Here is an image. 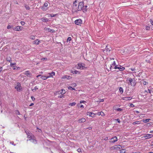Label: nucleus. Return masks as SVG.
<instances>
[{
  "label": "nucleus",
  "instance_id": "obj_1",
  "mask_svg": "<svg viewBox=\"0 0 153 153\" xmlns=\"http://www.w3.org/2000/svg\"><path fill=\"white\" fill-rule=\"evenodd\" d=\"M113 60L112 61H111V64H110L111 63V62L109 61L108 63L106 65V68L109 70L108 68H109L110 71H113L114 69H117V66L115 65V63L114 61V59H113Z\"/></svg>",
  "mask_w": 153,
  "mask_h": 153
},
{
  "label": "nucleus",
  "instance_id": "obj_2",
  "mask_svg": "<svg viewBox=\"0 0 153 153\" xmlns=\"http://www.w3.org/2000/svg\"><path fill=\"white\" fill-rule=\"evenodd\" d=\"M87 7V6H84V3L83 2H80L78 7V11H80L82 10L83 12L86 11V8Z\"/></svg>",
  "mask_w": 153,
  "mask_h": 153
},
{
  "label": "nucleus",
  "instance_id": "obj_3",
  "mask_svg": "<svg viewBox=\"0 0 153 153\" xmlns=\"http://www.w3.org/2000/svg\"><path fill=\"white\" fill-rule=\"evenodd\" d=\"M29 140L32 143L36 144L37 143V141L35 136L33 134H31V136H30L28 138Z\"/></svg>",
  "mask_w": 153,
  "mask_h": 153
},
{
  "label": "nucleus",
  "instance_id": "obj_4",
  "mask_svg": "<svg viewBox=\"0 0 153 153\" xmlns=\"http://www.w3.org/2000/svg\"><path fill=\"white\" fill-rule=\"evenodd\" d=\"M84 64H83L82 63H79L78 64L77 68L81 70L85 69L87 68V67H85Z\"/></svg>",
  "mask_w": 153,
  "mask_h": 153
},
{
  "label": "nucleus",
  "instance_id": "obj_5",
  "mask_svg": "<svg viewBox=\"0 0 153 153\" xmlns=\"http://www.w3.org/2000/svg\"><path fill=\"white\" fill-rule=\"evenodd\" d=\"M120 145H115L110 147V149L111 151H113L115 150H119L120 149Z\"/></svg>",
  "mask_w": 153,
  "mask_h": 153
},
{
  "label": "nucleus",
  "instance_id": "obj_6",
  "mask_svg": "<svg viewBox=\"0 0 153 153\" xmlns=\"http://www.w3.org/2000/svg\"><path fill=\"white\" fill-rule=\"evenodd\" d=\"M15 88L16 89L17 91H19L22 90V87L21 86V84L19 82H18L16 85L15 86Z\"/></svg>",
  "mask_w": 153,
  "mask_h": 153
},
{
  "label": "nucleus",
  "instance_id": "obj_7",
  "mask_svg": "<svg viewBox=\"0 0 153 153\" xmlns=\"http://www.w3.org/2000/svg\"><path fill=\"white\" fill-rule=\"evenodd\" d=\"M76 2V1H75L74 3V5H73L72 8V10L74 12H77L78 11V7L77 5L75 4Z\"/></svg>",
  "mask_w": 153,
  "mask_h": 153
},
{
  "label": "nucleus",
  "instance_id": "obj_8",
  "mask_svg": "<svg viewBox=\"0 0 153 153\" xmlns=\"http://www.w3.org/2000/svg\"><path fill=\"white\" fill-rule=\"evenodd\" d=\"M128 81L129 82L130 84L132 86H134L136 85V83L134 81V79L131 78H129Z\"/></svg>",
  "mask_w": 153,
  "mask_h": 153
},
{
  "label": "nucleus",
  "instance_id": "obj_9",
  "mask_svg": "<svg viewBox=\"0 0 153 153\" xmlns=\"http://www.w3.org/2000/svg\"><path fill=\"white\" fill-rule=\"evenodd\" d=\"M111 140L110 141V143H114L118 140V139L116 136L113 137L111 139Z\"/></svg>",
  "mask_w": 153,
  "mask_h": 153
},
{
  "label": "nucleus",
  "instance_id": "obj_10",
  "mask_svg": "<svg viewBox=\"0 0 153 153\" xmlns=\"http://www.w3.org/2000/svg\"><path fill=\"white\" fill-rule=\"evenodd\" d=\"M48 5V2H45L44 4L43 8H42V10L44 11H45L47 10V9L46 8V7H47Z\"/></svg>",
  "mask_w": 153,
  "mask_h": 153
},
{
  "label": "nucleus",
  "instance_id": "obj_11",
  "mask_svg": "<svg viewBox=\"0 0 153 153\" xmlns=\"http://www.w3.org/2000/svg\"><path fill=\"white\" fill-rule=\"evenodd\" d=\"M96 114H94L91 112H87V115H89L90 117H94L95 115Z\"/></svg>",
  "mask_w": 153,
  "mask_h": 153
},
{
  "label": "nucleus",
  "instance_id": "obj_12",
  "mask_svg": "<svg viewBox=\"0 0 153 153\" xmlns=\"http://www.w3.org/2000/svg\"><path fill=\"white\" fill-rule=\"evenodd\" d=\"M153 137V135L152 134H147L145 135L144 137L146 139H148L152 137Z\"/></svg>",
  "mask_w": 153,
  "mask_h": 153
},
{
  "label": "nucleus",
  "instance_id": "obj_13",
  "mask_svg": "<svg viewBox=\"0 0 153 153\" xmlns=\"http://www.w3.org/2000/svg\"><path fill=\"white\" fill-rule=\"evenodd\" d=\"M82 21L80 19H78L75 21V23L76 25H80L82 23Z\"/></svg>",
  "mask_w": 153,
  "mask_h": 153
},
{
  "label": "nucleus",
  "instance_id": "obj_14",
  "mask_svg": "<svg viewBox=\"0 0 153 153\" xmlns=\"http://www.w3.org/2000/svg\"><path fill=\"white\" fill-rule=\"evenodd\" d=\"M102 50L104 53L107 54L109 53L110 51V50H108V48H104Z\"/></svg>",
  "mask_w": 153,
  "mask_h": 153
},
{
  "label": "nucleus",
  "instance_id": "obj_15",
  "mask_svg": "<svg viewBox=\"0 0 153 153\" xmlns=\"http://www.w3.org/2000/svg\"><path fill=\"white\" fill-rule=\"evenodd\" d=\"M86 121V119L84 118H82L81 119H79L78 121L79 123H84Z\"/></svg>",
  "mask_w": 153,
  "mask_h": 153
},
{
  "label": "nucleus",
  "instance_id": "obj_16",
  "mask_svg": "<svg viewBox=\"0 0 153 153\" xmlns=\"http://www.w3.org/2000/svg\"><path fill=\"white\" fill-rule=\"evenodd\" d=\"M24 74L26 75L27 76H30L31 77L32 76V75L30 73V72L28 71H25L24 73Z\"/></svg>",
  "mask_w": 153,
  "mask_h": 153
},
{
  "label": "nucleus",
  "instance_id": "obj_17",
  "mask_svg": "<svg viewBox=\"0 0 153 153\" xmlns=\"http://www.w3.org/2000/svg\"><path fill=\"white\" fill-rule=\"evenodd\" d=\"M22 27L20 26H17L13 28V30H15L19 31V30H21Z\"/></svg>",
  "mask_w": 153,
  "mask_h": 153
},
{
  "label": "nucleus",
  "instance_id": "obj_18",
  "mask_svg": "<svg viewBox=\"0 0 153 153\" xmlns=\"http://www.w3.org/2000/svg\"><path fill=\"white\" fill-rule=\"evenodd\" d=\"M45 29L47 31H48L49 32H50L51 33H53L55 32V30L53 29H51L50 28H45Z\"/></svg>",
  "mask_w": 153,
  "mask_h": 153
},
{
  "label": "nucleus",
  "instance_id": "obj_19",
  "mask_svg": "<svg viewBox=\"0 0 153 153\" xmlns=\"http://www.w3.org/2000/svg\"><path fill=\"white\" fill-rule=\"evenodd\" d=\"M132 99V97H124L122 99L123 100L127 101L129 100H130Z\"/></svg>",
  "mask_w": 153,
  "mask_h": 153
},
{
  "label": "nucleus",
  "instance_id": "obj_20",
  "mask_svg": "<svg viewBox=\"0 0 153 153\" xmlns=\"http://www.w3.org/2000/svg\"><path fill=\"white\" fill-rule=\"evenodd\" d=\"M41 42V41H40L39 40L37 39L34 41L33 42V43L34 44L38 45Z\"/></svg>",
  "mask_w": 153,
  "mask_h": 153
},
{
  "label": "nucleus",
  "instance_id": "obj_21",
  "mask_svg": "<svg viewBox=\"0 0 153 153\" xmlns=\"http://www.w3.org/2000/svg\"><path fill=\"white\" fill-rule=\"evenodd\" d=\"M48 74L49 75V76H47L49 77V78L53 77V76L55 75V73L53 71L51 73H48Z\"/></svg>",
  "mask_w": 153,
  "mask_h": 153
},
{
  "label": "nucleus",
  "instance_id": "obj_22",
  "mask_svg": "<svg viewBox=\"0 0 153 153\" xmlns=\"http://www.w3.org/2000/svg\"><path fill=\"white\" fill-rule=\"evenodd\" d=\"M25 132L26 133V135L27 136V137L29 138V137L30 136H31V134L30 133V132L29 131H27V130H25Z\"/></svg>",
  "mask_w": 153,
  "mask_h": 153
},
{
  "label": "nucleus",
  "instance_id": "obj_23",
  "mask_svg": "<svg viewBox=\"0 0 153 153\" xmlns=\"http://www.w3.org/2000/svg\"><path fill=\"white\" fill-rule=\"evenodd\" d=\"M71 77L70 76H68L67 75H65L64 76H62V79H70V78H71Z\"/></svg>",
  "mask_w": 153,
  "mask_h": 153
},
{
  "label": "nucleus",
  "instance_id": "obj_24",
  "mask_svg": "<svg viewBox=\"0 0 153 153\" xmlns=\"http://www.w3.org/2000/svg\"><path fill=\"white\" fill-rule=\"evenodd\" d=\"M117 69H119L120 71H123L125 70V68L123 67H122L120 65L119 67H117Z\"/></svg>",
  "mask_w": 153,
  "mask_h": 153
},
{
  "label": "nucleus",
  "instance_id": "obj_25",
  "mask_svg": "<svg viewBox=\"0 0 153 153\" xmlns=\"http://www.w3.org/2000/svg\"><path fill=\"white\" fill-rule=\"evenodd\" d=\"M71 73L73 74H80V72L77 70H74L71 71Z\"/></svg>",
  "mask_w": 153,
  "mask_h": 153
},
{
  "label": "nucleus",
  "instance_id": "obj_26",
  "mask_svg": "<svg viewBox=\"0 0 153 153\" xmlns=\"http://www.w3.org/2000/svg\"><path fill=\"white\" fill-rule=\"evenodd\" d=\"M150 120L151 119H148L145 120H142V121L145 123H146L149 122Z\"/></svg>",
  "mask_w": 153,
  "mask_h": 153
},
{
  "label": "nucleus",
  "instance_id": "obj_27",
  "mask_svg": "<svg viewBox=\"0 0 153 153\" xmlns=\"http://www.w3.org/2000/svg\"><path fill=\"white\" fill-rule=\"evenodd\" d=\"M76 103L75 102H74L71 103H70L69 104V105L70 106H74Z\"/></svg>",
  "mask_w": 153,
  "mask_h": 153
},
{
  "label": "nucleus",
  "instance_id": "obj_28",
  "mask_svg": "<svg viewBox=\"0 0 153 153\" xmlns=\"http://www.w3.org/2000/svg\"><path fill=\"white\" fill-rule=\"evenodd\" d=\"M141 121H137L136 122H134L132 123V124L133 125H135V124H140Z\"/></svg>",
  "mask_w": 153,
  "mask_h": 153
},
{
  "label": "nucleus",
  "instance_id": "obj_29",
  "mask_svg": "<svg viewBox=\"0 0 153 153\" xmlns=\"http://www.w3.org/2000/svg\"><path fill=\"white\" fill-rule=\"evenodd\" d=\"M43 80H46L47 79L49 78V77L47 76H42L41 78Z\"/></svg>",
  "mask_w": 153,
  "mask_h": 153
},
{
  "label": "nucleus",
  "instance_id": "obj_30",
  "mask_svg": "<svg viewBox=\"0 0 153 153\" xmlns=\"http://www.w3.org/2000/svg\"><path fill=\"white\" fill-rule=\"evenodd\" d=\"M65 93V91L64 89H62L60 92V94L62 95L64 94Z\"/></svg>",
  "mask_w": 153,
  "mask_h": 153
},
{
  "label": "nucleus",
  "instance_id": "obj_31",
  "mask_svg": "<svg viewBox=\"0 0 153 153\" xmlns=\"http://www.w3.org/2000/svg\"><path fill=\"white\" fill-rule=\"evenodd\" d=\"M119 91L122 94L123 93V90L122 88L120 87L119 89Z\"/></svg>",
  "mask_w": 153,
  "mask_h": 153
},
{
  "label": "nucleus",
  "instance_id": "obj_32",
  "mask_svg": "<svg viewBox=\"0 0 153 153\" xmlns=\"http://www.w3.org/2000/svg\"><path fill=\"white\" fill-rule=\"evenodd\" d=\"M126 150L125 149H123L120 150V153H125L126 152Z\"/></svg>",
  "mask_w": 153,
  "mask_h": 153
},
{
  "label": "nucleus",
  "instance_id": "obj_33",
  "mask_svg": "<svg viewBox=\"0 0 153 153\" xmlns=\"http://www.w3.org/2000/svg\"><path fill=\"white\" fill-rule=\"evenodd\" d=\"M42 20L44 22H47L48 21V19H47L43 18L42 19Z\"/></svg>",
  "mask_w": 153,
  "mask_h": 153
},
{
  "label": "nucleus",
  "instance_id": "obj_34",
  "mask_svg": "<svg viewBox=\"0 0 153 153\" xmlns=\"http://www.w3.org/2000/svg\"><path fill=\"white\" fill-rule=\"evenodd\" d=\"M16 63L14 62V63H11L10 62V66L11 67H14V65H16Z\"/></svg>",
  "mask_w": 153,
  "mask_h": 153
},
{
  "label": "nucleus",
  "instance_id": "obj_35",
  "mask_svg": "<svg viewBox=\"0 0 153 153\" xmlns=\"http://www.w3.org/2000/svg\"><path fill=\"white\" fill-rule=\"evenodd\" d=\"M68 89L69 90H75V88H73L71 86L68 87Z\"/></svg>",
  "mask_w": 153,
  "mask_h": 153
},
{
  "label": "nucleus",
  "instance_id": "obj_36",
  "mask_svg": "<svg viewBox=\"0 0 153 153\" xmlns=\"http://www.w3.org/2000/svg\"><path fill=\"white\" fill-rule=\"evenodd\" d=\"M25 7L27 10H29L30 9V8L28 5H25Z\"/></svg>",
  "mask_w": 153,
  "mask_h": 153
},
{
  "label": "nucleus",
  "instance_id": "obj_37",
  "mask_svg": "<svg viewBox=\"0 0 153 153\" xmlns=\"http://www.w3.org/2000/svg\"><path fill=\"white\" fill-rule=\"evenodd\" d=\"M7 60L8 61L11 62V59L10 57L7 58Z\"/></svg>",
  "mask_w": 153,
  "mask_h": 153
},
{
  "label": "nucleus",
  "instance_id": "obj_38",
  "mask_svg": "<svg viewBox=\"0 0 153 153\" xmlns=\"http://www.w3.org/2000/svg\"><path fill=\"white\" fill-rule=\"evenodd\" d=\"M145 92H146L147 93H149L150 94H151V90H149V89H148L147 90H145Z\"/></svg>",
  "mask_w": 153,
  "mask_h": 153
},
{
  "label": "nucleus",
  "instance_id": "obj_39",
  "mask_svg": "<svg viewBox=\"0 0 153 153\" xmlns=\"http://www.w3.org/2000/svg\"><path fill=\"white\" fill-rule=\"evenodd\" d=\"M15 113L17 114H18V115L20 114V112L18 110H16L15 111Z\"/></svg>",
  "mask_w": 153,
  "mask_h": 153
},
{
  "label": "nucleus",
  "instance_id": "obj_40",
  "mask_svg": "<svg viewBox=\"0 0 153 153\" xmlns=\"http://www.w3.org/2000/svg\"><path fill=\"white\" fill-rule=\"evenodd\" d=\"M71 85L73 87H76L77 85L76 84V83H72Z\"/></svg>",
  "mask_w": 153,
  "mask_h": 153
},
{
  "label": "nucleus",
  "instance_id": "obj_41",
  "mask_svg": "<svg viewBox=\"0 0 153 153\" xmlns=\"http://www.w3.org/2000/svg\"><path fill=\"white\" fill-rule=\"evenodd\" d=\"M100 115L101 116L103 117L105 116V114L102 111L100 112Z\"/></svg>",
  "mask_w": 153,
  "mask_h": 153
},
{
  "label": "nucleus",
  "instance_id": "obj_42",
  "mask_svg": "<svg viewBox=\"0 0 153 153\" xmlns=\"http://www.w3.org/2000/svg\"><path fill=\"white\" fill-rule=\"evenodd\" d=\"M115 110L117 111H122V109L121 108H118L117 109H115Z\"/></svg>",
  "mask_w": 153,
  "mask_h": 153
},
{
  "label": "nucleus",
  "instance_id": "obj_43",
  "mask_svg": "<svg viewBox=\"0 0 153 153\" xmlns=\"http://www.w3.org/2000/svg\"><path fill=\"white\" fill-rule=\"evenodd\" d=\"M143 83L144 85H146L148 84V82L146 81H143Z\"/></svg>",
  "mask_w": 153,
  "mask_h": 153
},
{
  "label": "nucleus",
  "instance_id": "obj_44",
  "mask_svg": "<svg viewBox=\"0 0 153 153\" xmlns=\"http://www.w3.org/2000/svg\"><path fill=\"white\" fill-rule=\"evenodd\" d=\"M71 40V37H68L67 39V42H70Z\"/></svg>",
  "mask_w": 153,
  "mask_h": 153
},
{
  "label": "nucleus",
  "instance_id": "obj_45",
  "mask_svg": "<svg viewBox=\"0 0 153 153\" xmlns=\"http://www.w3.org/2000/svg\"><path fill=\"white\" fill-rule=\"evenodd\" d=\"M30 39H35V36H31L30 37Z\"/></svg>",
  "mask_w": 153,
  "mask_h": 153
},
{
  "label": "nucleus",
  "instance_id": "obj_46",
  "mask_svg": "<svg viewBox=\"0 0 153 153\" xmlns=\"http://www.w3.org/2000/svg\"><path fill=\"white\" fill-rule=\"evenodd\" d=\"M37 129L38 130V132H40V133H42V130L41 129L39 128L38 127L37 128Z\"/></svg>",
  "mask_w": 153,
  "mask_h": 153
},
{
  "label": "nucleus",
  "instance_id": "obj_47",
  "mask_svg": "<svg viewBox=\"0 0 153 153\" xmlns=\"http://www.w3.org/2000/svg\"><path fill=\"white\" fill-rule=\"evenodd\" d=\"M12 27V26L10 25H8L7 26V29H9L10 28H11Z\"/></svg>",
  "mask_w": 153,
  "mask_h": 153
},
{
  "label": "nucleus",
  "instance_id": "obj_48",
  "mask_svg": "<svg viewBox=\"0 0 153 153\" xmlns=\"http://www.w3.org/2000/svg\"><path fill=\"white\" fill-rule=\"evenodd\" d=\"M38 89V88L36 86L34 87V88L33 90V91L34 90H36Z\"/></svg>",
  "mask_w": 153,
  "mask_h": 153
},
{
  "label": "nucleus",
  "instance_id": "obj_49",
  "mask_svg": "<svg viewBox=\"0 0 153 153\" xmlns=\"http://www.w3.org/2000/svg\"><path fill=\"white\" fill-rule=\"evenodd\" d=\"M77 151L78 152H81V150L79 148L77 149Z\"/></svg>",
  "mask_w": 153,
  "mask_h": 153
},
{
  "label": "nucleus",
  "instance_id": "obj_50",
  "mask_svg": "<svg viewBox=\"0 0 153 153\" xmlns=\"http://www.w3.org/2000/svg\"><path fill=\"white\" fill-rule=\"evenodd\" d=\"M21 23L22 24V25H24L25 24V23L23 21H22L21 22Z\"/></svg>",
  "mask_w": 153,
  "mask_h": 153
},
{
  "label": "nucleus",
  "instance_id": "obj_51",
  "mask_svg": "<svg viewBox=\"0 0 153 153\" xmlns=\"http://www.w3.org/2000/svg\"><path fill=\"white\" fill-rule=\"evenodd\" d=\"M47 59L46 58H42L41 59V60H47Z\"/></svg>",
  "mask_w": 153,
  "mask_h": 153
},
{
  "label": "nucleus",
  "instance_id": "obj_52",
  "mask_svg": "<svg viewBox=\"0 0 153 153\" xmlns=\"http://www.w3.org/2000/svg\"><path fill=\"white\" fill-rule=\"evenodd\" d=\"M130 70H131L132 71H135L136 70V69L135 68H131L130 69Z\"/></svg>",
  "mask_w": 153,
  "mask_h": 153
},
{
  "label": "nucleus",
  "instance_id": "obj_53",
  "mask_svg": "<svg viewBox=\"0 0 153 153\" xmlns=\"http://www.w3.org/2000/svg\"><path fill=\"white\" fill-rule=\"evenodd\" d=\"M150 27H149L146 26V30H149L150 29Z\"/></svg>",
  "mask_w": 153,
  "mask_h": 153
},
{
  "label": "nucleus",
  "instance_id": "obj_54",
  "mask_svg": "<svg viewBox=\"0 0 153 153\" xmlns=\"http://www.w3.org/2000/svg\"><path fill=\"white\" fill-rule=\"evenodd\" d=\"M130 106L132 107H134V105L132 104H130Z\"/></svg>",
  "mask_w": 153,
  "mask_h": 153
},
{
  "label": "nucleus",
  "instance_id": "obj_55",
  "mask_svg": "<svg viewBox=\"0 0 153 153\" xmlns=\"http://www.w3.org/2000/svg\"><path fill=\"white\" fill-rule=\"evenodd\" d=\"M85 102V101L83 100V101H81L80 102V103H84Z\"/></svg>",
  "mask_w": 153,
  "mask_h": 153
},
{
  "label": "nucleus",
  "instance_id": "obj_56",
  "mask_svg": "<svg viewBox=\"0 0 153 153\" xmlns=\"http://www.w3.org/2000/svg\"><path fill=\"white\" fill-rule=\"evenodd\" d=\"M31 98L32 100L33 101V100H35V98H34V97H33L32 96V97H31Z\"/></svg>",
  "mask_w": 153,
  "mask_h": 153
},
{
  "label": "nucleus",
  "instance_id": "obj_57",
  "mask_svg": "<svg viewBox=\"0 0 153 153\" xmlns=\"http://www.w3.org/2000/svg\"><path fill=\"white\" fill-rule=\"evenodd\" d=\"M108 137H105V138L104 140H108Z\"/></svg>",
  "mask_w": 153,
  "mask_h": 153
},
{
  "label": "nucleus",
  "instance_id": "obj_58",
  "mask_svg": "<svg viewBox=\"0 0 153 153\" xmlns=\"http://www.w3.org/2000/svg\"><path fill=\"white\" fill-rule=\"evenodd\" d=\"M104 101V100L103 99H101L100 100V102H103Z\"/></svg>",
  "mask_w": 153,
  "mask_h": 153
},
{
  "label": "nucleus",
  "instance_id": "obj_59",
  "mask_svg": "<svg viewBox=\"0 0 153 153\" xmlns=\"http://www.w3.org/2000/svg\"><path fill=\"white\" fill-rule=\"evenodd\" d=\"M117 121L118 123H120V121L119 119H117Z\"/></svg>",
  "mask_w": 153,
  "mask_h": 153
},
{
  "label": "nucleus",
  "instance_id": "obj_60",
  "mask_svg": "<svg viewBox=\"0 0 153 153\" xmlns=\"http://www.w3.org/2000/svg\"><path fill=\"white\" fill-rule=\"evenodd\" d=\"M150 22L151 23V24L153 25V21H152V20L150 19Z\"/></svg>",
  "mask_w": 153,
  "mask_h": 153
},
{
  "label": "nucleus",
  "instance_id": "obj_61",
  "mask_svg": "<svg viewBox=\"0 0 153 153\" xmlns=\"http://www.w3.org/2000/svg\"><path fill=\"white\" fill-rule=\"evenodd\" d=\"M80 108H84V106H83V105H80Z\"/></svg>",
  "mask_w": 153,
  "mask_h": 153
},
{
  "label": "nucleus",
  "instance_id": "obj_62",
  "mask_svg": "<svg viewBox=\"0 0 153 153\" xmlns=\"http://www.w3.org/2000/svg\"><path fill=\"white\" fill-rule=\"evenodd\" d=\"M97 114V115H99V116L100 115V112H98V113Z\"/></svg>",
  "mask_w": 153,
  "mask_h": 153
},
{
  "label": "nucleus",
  "instance_id": "obj_63",
  "mask_svg": "<svg viewBox=\"0 0 153 153\" xmlns=\"http://www.w3.org/2000/svg\"><path fill=\"white\" fill-rule=\"evenodd\" d=\"M63 97H64V96L63 95H61V96H59V97L60 98H62Z\"/></svg>",
  "mask_w": 153,
  "mask_h": 153
},
{
  "label": "nucleus",
  "instance_id": "obj_64",
  "mask_svg": "<svg viewBox=\"0 0 153 153\" xmlns=\"http://www.w3.org/2000/svg\"><path fill=\"white\" fill-rule=\"evenodd\" d=\"M34 105V103H31L30 105V106H32V105Z\"/></svg>",
  "mask_w": 153,
  "mask_h": 153
}]
</instances>
